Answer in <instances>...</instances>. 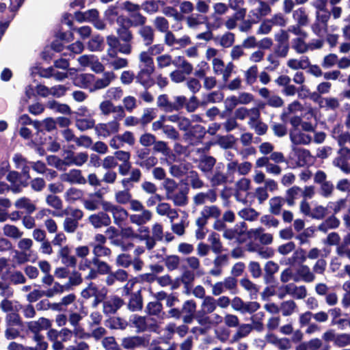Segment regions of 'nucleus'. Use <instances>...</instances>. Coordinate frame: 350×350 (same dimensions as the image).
<instances>
[{
  "mask_svg": "<svg viewBox=\"0 0 350 350\" xmlns=\"http://www.w3.org/2000/svg\"><path fill=\"white\" fill-rule=\"evenodd\" d=\"M93 265L96 269H91L85 276L87 280L96 279L98 274L106 275L110 271V265L105 261L101 260L100 258H109L112 252L110 248L105 245H92Z\"/></svg>",
  "mask_w": 350,
  "mask_h": 350,
  "instance_id": "nucleus-1",
  "label": "nucleus"
},
{
  "mask_svg": "<svg viewBox=\"0 0 350 350\" xmlns=\"http://www.w3.org/2000/svg\"><path fill=\"white\" fill-rule=\"evenodd\" d=\"M163 185L166 199L172 201L174 206L184 207L188 204L187 189L180 187L178 183L172 178H166Z\"/></svg>",
  "mask_w": 350,
  "mask_h": 350,
  "instance_id": "nucleus-2",
  "label": "nucleus"
},
{
  "mask_svg": "<svg viewBox=\"0 0 350 350\" xmlns=\"http://www.w3.org/2000/svg\"><path fill=\"white\" fill-rule=\"evenodd\" d=\"M5 329L4 336L8 340H13L20 336L23 323L16 312L8 313L5 317Z\"/></svg>",
  "mask_w": 350,
  "mask_h": 350,
  "instance_id": "nucleus-3",
  "label": "nucleus"
},
{
  "mask_svg": "<svg viewBox=\"0 0 350 350\" xmlns=\"http://www.w3.org/2000/svg\"><path fill=\"white\" fill-rule=\"evenodd\" d=\"M116 23L119 26L117 29L118 38L124 42H130L133 38L132 32L129 30L132 27L131 19L122 15L118 17Z\"/></svg>",
  "mask_w": 350,
  "mask_h": 350,
  "instance_id": "nucleus-4",
  "label": "nucleus"
},
{
  "mask_svg": "<svg viewBox=\"0 0 350 350\" xmlns=\"http://www.w3.org/2000/svg\"><path fill=\"white\" fill-rule=\"evenodd\" d=\"M220 208L215 205H206L200 211V216L196 219V224L198 226H204L208 219H217L221 216Z\"/></svg>",
  "mask_w": 350,
  "mask_h": 350,
  "instance_id": "nucleus-5",
  "label": "nucleus"
},
{
  "mask_svg": "<svg viewBox=\"0 0 350 350\" xmlns=\"http://www.w3.org/2000/svg\"><path fill=\"white\" fill-rule=\"evenodd\" d=\"M338 154V156L332 161L333 165L344 173L350 174V163L347 161L350 159V149L347 147H340Z\"/></svg>",
  "mask_w": 350,
  "mask_h": 350,
  "instance_id": "nucleus-6",
  "label": "nucleus"
},
{
  "mask_svg": "<svg viewBox=\"0 0 350 350\" xmlns=\"http://www.w3.org/2000/svg\"><path fill=\"white\" fill-rule=\"evenodd\" d=\"M130 322L137 329V332L155 330L156 325L150 317L133 315L131 317Z\"/></svg>",
  "mask_w": 350,
  "mask_h": 350,
  "instance_id": "nucleus-7",
  "label": "nucleus"
},
{
  "mask_svg": "<svg viewBox=\"0 0 350 350\" xmlns=\"http://www.w3.org/2000/svg\"><path fill=\"white\" fill-rule=\"evenodd\" d=\"M88 158L89 156L87 152L68 151L64 157L63 163L68 166H81L88 161Z\"/></svg>",
  "mask_w": 350,
  "mask_h": 350,
  "instance_id": "nucleus-8",
  "label": "nucleus"
},
{
  "mask_svg": "<svg viewBox=\"0 0 350 350\" xmlns=\"http://www.w3.org/2000/svg\"><path fill=\"white\" fill-rule=\"evenodd\" d=\"M292 151L296 157V165L298 167L311 165L314 162V158L308 150L292 146Z\"/></svg>",
  "mask_w": 350,
  "mask_h": 350,
  "instance_id": "nucleus-9",
  "label": "nucleus"
},
{
  "mask_svg": "<svg viewBox=\"0 0 350 350\" xmlns=\"http://www.w3.org/2000/svg\"><path fill=\"white\" fill-rule=\"evenodd\" d=\"M193 203L198 206L205 204L207 202L214 203L217 200V194L215 189H210L206 192H198L193 196Z\"/></svg>",
  "mask_w": 350,
  "mask_h": 350,
  "instance_id": "nucleus-10",
  "label": "nucleus"
},
{
  "mask_svg": "<svg viewBox=\"0 0 350 350\" xmlns=\"http://www.w3.org/2000/svg\"><path fill=\"white\" fill-rule=\"evenodd\" d=\"M88 222L96 229L109 226L111 220L108 214L104 211H100L90 215L88 217Z\"/></svg>",
  "mask_w": 350,
  "mask_h": 350,
  "instance_id": "nucleus-11",
  "label": "nucleus"
},
{
  "mask_svg": "<svg viewBox=\"0 0 350 350\" xmlns=\"http://www.w3.org/2000/svg\"><path fill=\"white\" fill-rule=\"evenodd\" d=\"M60 179L62 181L70 184L84 185L87 182L85 177L82 175L81 171L77 169H72L66 173L62 174Z\"/></svg>",
  "mask_w": 350,
  "mask_h": 350,
  "instance_id": "nucleus-12",
  "label": "nucleus"
},
{
  "mask_svg": "<svg viewBox=\"0 0 350 350\" xmlns=\"http://www.w3.org/2000/svg\"><path fill=\"white\" fill-rule=\"evenodd\" d=\"M123 305V300L118 296H111L103 302V311L105 314L116 313Z\"/></svg>",
  "mask_w": 350,
  "mask_h": 350,
  "instance_id": "nucleus-13",
  "label": "nucleus"
},
{
  "mask_svg": "<svg viewBox=\"0 0 350 350\" xmlns=\"http://www.w3.org/2000/svg\"><path fill=\"white\" fill-rule=\"evenodd\" d=\"M156 213L160 216L167 217L171 223L178 217L177 210L167 202H159L156 207Z\"/></svg>",
  "mask_w": 350,
  "mask_h": 350,
  "instance_id": "nucleus-14",
  "label": "nucleus"
},
{
  "mask_svg": "<svg viewBox=\"0 0 350 350\" xmlns=\"http://www.w3.org/2000/svg\"><path fill=\"white\" fill-rule=\"evenodd\" d=\"M138 213L131 214L129 215V220L131 223L135 224L138 226H144L151 221L152 218V213L151 211L145 208Z\"/></svg>",
  "mask_w": 350,
  "mask_h": 350,
  "instance_id": "nucleus-15",
  "label": "nucleus"
},
{
  "mask_svg": "<svg viewBox=\"0 0 350 350\" xmlns=\"http://www.w3.org/2000/svg\"><path fill=\"white\" fill-rule=\"evenodd\" d=\"M121 345L125 349L131 350L145 346L146 340L139 336H128L122 339Z\"/></svg>",
  "mask_w": 350,
  "mask_h": 350,
  "instance_id": "nucleus-16",
  "label": "nucleus"
},
{
  "mask_svg": "<svg viewBox=\"0 0 350 350\" xmlns=\"http://www.w3.org/2000/svg\"><path fill=\"white\" fill-rule=\"evenodd\" d=\"M120 124L114 120L107 124H99L96 126V131L99 135L107 137L119 131Z\"/></svg>",
  "mask_w": 350,
  "mask_h": 350,
  "instance_id": "nucleus-17",
  "label": "nucleus"
},
{
  "mask_svg": "<svg viewBox=\"0 0 350 350\" xmlns=\"http://www.w3.org/2000/svg\"><path fill=\"white\" fill-rule=\"evenodd\" d=\"M6 178L12 184L11 190L15 193L21 192L22 187L27 185V181L22 180L20 174L15 171L9 172Z\"/></svg>",
  "mask_w": 350,
  "mask_h": 350,
  "instance_id": "nucleus-18",
  "label": "nucleus"
},
{
  "mask_svg": "<svg viewBox=\"0 0 350 350\" xmlns=\"http://www.w3.org/2000/svg\"><path fill=\"white\" fill-rule=\"evenodd\" d=\"M94 81L95 76L92 74H77L73 78V84L79 88H91Z\"/></svg>",
  "mask_w": 350,
  "mask_h": 350,
  "instance_id": "nucleus-19",
  "label": "nucleus"
},
{
  "mask_svg": "<svg viewBox=\"0 0 350 350\" xmlns=\"http://www.w3.org/2000/svg\"><path fill=\"white\" fill-rule=\"evenodd\" d=\"M51 326V321L46 318L42 317L37 321H30L27 324L28 329L34 334H39V332L49 329Z\"/></svg>",
  "mask_w": 350,
  "mask_h": 350,
  "instance_id": "nucleus-20",
  "label": "nucleus"
},
{
  "mask_svg": "<svg viewBox=\"0 0 350 350\" xmlns=\"http://www.w3.org/2000/svg\"><path fill=\"white\" fill-rule=\"evenodd\" d=\"M108 275L106 278L105 282L107 285L111 286L115 284L116 281L123 282L127 280L128 273L125 270L118 269L113 272L110 267V271L107 273Z\"/></svg>",
  "mask_w": 350,
  "mask_h": 350,
  "instance_id": "nucleus-21",
  "label": "nucleus"
},
{
  "mask_svg": "<svg viewBox=\"0 0 350 350\" xmlns=\"http://www.w3.org/2000/svg\"><path fill=\"white\" fill-rule=\"evenodd\" d=\"M252 96L247 93L240 94L238 97L231 96L226 100V107L229 110H232L235 106L239 104H247L252 100Z\"/></svg>",
  "mask_w": 350,
  "mask_h": 350,
  "instance_id": "nucleus-22",
  "label": "nucleus"
},
{
  "mask_svg": "<svg viewBox=\"0 0 350 350\" xmlns=\"http://www.w3.org/2000/svg\"><path fill=\"white\" fill-rule=\"evenodd\" d=\"M290 139L295 145H307L311 142L312 137L306 133L300 132L298 129H292L290 132Z\"/></svg>",
  "mask_w": 350,
  "mask_h": 350,
  "instance_id": "nucleus-23",
  "label": "nucleus"
},
{
  "mask_svg": "<svg viewBox=\"0 0 350 350\" xmlns=\"http://www.w3.org/2000/svg\"><path fill=\"white\" fill-rule=\"evenodd\" d=\"M152 73L153 72L149 70L142 68L135 77L136 81L144 88H150L155 83L154 80L151 77Z\"/></svg>",
  "mask_w": 350,
  "mask_h": 350,
  "instance_id": "nucleus-24",
  "label": "nucleus"
},
{
  "mask_svg": "<svg viewBox=\"0 0 350 350\" xmlns=\"http://www.w3.org/2000/svg\"><path fill=\"white\" fill-rule=\"evenodd\" d=\"M103 199V195L100 192H96L90 195V198L83 201L84 207L90 211H96L98 208L100 200Z\"/></svg>",
  "mask_w": 350,
  "mask_h": 350,
  "instance_id": "nucleus-25",
  "label": "nucleus"
},
{
  "mask_svg": "<svg viewBox=\"0 0 350 350\" xmlns=\"http://www.w3.org/2000/svg\"><path fill=\"white\" fill-rule=\"evenodd\" d=\"M142 38L144 43L146 46H150L154 42V29L150 25L142 26L138 31Z\"/></svg>",
  "mask_w": 350,
  "mask_h": 350,
  "instance_id": "nucleus-26",
  "label": "nucleus"
},
{
  "mask_svg": "<svg viewBox=\"0 0 350 350\" xmlns=\"http://www.w3.org/2000/svg\"><path fill=\"white\" fill-rule=\"evenodd\" d=\"M98 16V11L96 9H90L86 12L77 11L75 12V18L79 23L90 22L93 18Z\"/></svg>",
  "mask_w": 350,
  "mask_h": 350,
  "instance_id": "nucleus-27",
  "label": "nucleus"
},
{
  "mask_svg": "<svg viewBox=\"0 0 350 350\" xmlns=\"http://www.w3.org/2000/svg\"><path fill=\"white\" fill-rule=\"evenodd\" d=\"M106 327L111 329H125L128 326V322L118 317H110L105 322Z\"/></svg>",
  "mask_w": 350,
  "mask_h": 350,
  "instance_id": "nucleus-28",
  "label": "nucleus"
},
{
  "mask_svg": "<svg viewBox=\"0 0 350 350\" xmlns=\"http://www.w3.org/2000/svg\"><path fill=\"white\" fill-rule=\"evenodd\" d=\"M215 303V299L213 297L210 295L206 296L204 297V299H203L200 306V310L198 312L206 314L213 313L217 309Z\"/></svg>",
  "mask_w": 350,
  "mask_h": 350,
  "instance_id": "nucleus-29",
  "label": "nucleus"
},
{
  "mask_svg": "<svg viewBox=\"0 0 350 350\" xmlns=\"http://www.w3.org/2000/svg\"><path fill=\"white\" fill-rule=\"evenodd\" d=\"M113 222L117 226H121L124 221L129 217L128 211L123 207L117 205L113 211L111 213Z\"/></svg>",
  "mask_w": 350,
  "mask_h": 350,
  "instance_id": "nucleus-30",
  "label": "nucleus"
},
{
  "mask_svg": "<svg viewBox=\"0 0 350 350\" xmlns=\"http://www.w3.org/2000/svg\"><path fill=\"white\" fill-rule=\"evenodd\" d=\"M297 275L305 282L310 283L314 281L316 277L308 265H302L297 269Z\"/></svg>",
  "mask_w": 350,
  "mask_h": 350,
  "instance_id": "nucleus-31",
  "label": "nucleus"
},
{
  "mask_svg": "<svg viewBox=\"0 0 350 350\" xmlns=\"http://www.w3.org/2000/svg\"><path fill=\"white\" fill-rule=\"evenodd\" d=\"M1 310L5 312H16L23 308L22 306L16 301L4 299L0 304Z\"/></svg>",
  "mask_w": 350,
  "mask_h": 350,
  "instance_id": "nucleus-32",
  "label": "nucleus"
},
{
  "mask_svg": "<svg viewBox=\"0 0 350 350\" xmlns=\"http://www.w3.org/2000/svg\"><path fill=\"white\" fill-rule=\"evenodd\" d=\"M104 38L100 35L93 36L88 42V49L91 51H100L103 50Z\"/></svg>",
  "mask_w": 350,
  "mask_h": 350,
  "instance_id": "nucleus-33",
  "label": "nucleus"
},
{
  "mask_svg": "<svg viewBox=\"0 0 350 350\" xmlns=\"http://www.w3.org/2000/svg\"><path fill=\"white\" fill-rule=\"evenodd\" d=\"M301 194V189L297 186H293L288 189L286 193L285 201L289 206L295 204V201Z\"/></svg>",
  "mask_w": 350,
  "mask_h": 350,
  "instance_id": "nucleus-34",
  "label": "nucleus"
},
{
  "mask_svg": "<svg viewBox=\"0 0 350 350\" xmlns=\"http://www.w3.org/2000/svg\"><path fill=\"white\" fill-rule=\"evenodd\" d=\"M116 202L120 204H126L131 201L132 194L129 189L119 190L114 194Z\"/></svg>",
  "mask_w": 350,
  "mask_h": 350,
  "instance_id": "nucleus-35",
  "label": "nucleus"
},
{
  "mask_svg": "<svg viewBox=\"0 0 350 350\" xmlns=\"http://www.w3.org/2000/svg\"><path fill=\"white\" fill-rule=\"evenodd\" d=\"M216 160L213 157L206 156L202 157L199 162V168L204 173L210 172L215 165Z\"/></svg>",
  "mask_w": 350,
  "mask_h": 350,
  "instance_id": "nucleus-36",
  "label": "nucleus"
},
{
  "mask_svg": "<svg viewBox=\"0 0 350 350\" xmlns=\"http://www.w3.org/2000/svg\"><path fill=\"white\" fill-rule=\"evenodd\" d=\"M333 137L337 140L338 145L342 147H345L346 143L350 144V133L345 132L340 133V128L335 127L333 130Z\"/></svg>",
  "mask_w": 350,
  "mask_h": 350,
  "instance_id": "nucleus-37",
  "label": "nucleus"
},
{
  "mask_svg": "<svg viewBox=\"0 0 350 350\" xmlns=\"http://www.w3.org/2000/svg\"><path fill=\"white\" fill-rule=\"evenodd\" d=\"M15 206L17 208H24L29 213H33L36 210V206L31 202V200L26 197H23L18 199L15 203Z\"/></svg>",
  "mask_w": 350,
  "mask_h": 350,
  "instance_id": "nucleus-38",
  "label": "nucleus"
},
{
  "mask_svg": "<svg viewBox=\"0 0 350 350\" xmlns=\"http://www.w3.org/2000/svg\"><path fill=\"white\" fill-rule=\"evenodd\" d=\"M284 200L281 197H273L269 200V211L275 215L280 213Z\"/></svg>",
  "mask_w": 350,
  "mask_h": 350,
  "instance_id": "nucleus-39",
  "label": "nucleus"
},
{
  "mask_svg": "<svg viewBox=\"0 0 350 350\" xmlns=\"http://www.w3.org/2000/svg\"><path fill=\"white\" fill-rule=\"evenodd\" d=\"M209 180L212 187H217L226 183L228 180V177L224 173L216 168Z\"/></svg>",
  "mask_w": 350,
  "mask_h": 350,
  "instance_id": "nucleus-40",
  "label": "nucleus"
},
{
  "mask_svg": "<svg viewBox=\"0 0 350 350\" xmlns=\"http://www.w3.org/2000/svg\"><path fill=\"white\" fill-rule=\"evenodd\" d=\"M3 232L5 236L15 239H19L23 235V232L16 226L10 224H5L3 227Z\"/></svg>",
  "mask_w": 350,
  "mask_h": 350,
  "instance_id": "nucleus-41",
  "label": "nucleus"
},
{
  "mask_svg": "<svg viewBox=\"0 0 350 350\" xmlns=\"http://www.w3.org/2000/svg\"><path fill=\"white\" fill-rule=\"evenodd\" d=\"M293 18L299 25L306 26L308 24V16L305 8H299L293 13Z\"/></svg>",
  "mask_w": 350,
  "mask_h": 350,
  "instance_id": "nucleus-42",
  "label": "nucleus"
},
{
  "mask_svg": "<svg viewBox=\"0 0 350 350\" xmlns=\"http://www.w3.org/2000/svg\"><path fill=\"white\" fill-rule=\"evenodd\" d=\"M82 196V191L77 188H70L68 189L64 193V198L66 201L69 203L75 202V201L81 199Z\"/></svg>",
  "mask_w": 350,
  "mask_h": 350,
  "instance_id": "nucleus-43",
  "label": "nucleus"
},
{
  "mask_svg": "<svg viewBox=\"0 0 350 350\" xmlns=\"http://www.w3.org/2000/svg\"><path fill=\"white\" fill-rule=\"evenodd\" d=\"M240 284L250 293L252 299L254 298V296H256L259 291V288L247 278L241 279Z\"/></svg>",
  "mask_w": 350,
  "mask_h": 350,
  "instance_id": "nucleus-44",
  "label": "nucleus"
},
{
  "mask_svg": "<svg viewBox=\"0 0 350 350\" xmlns=\"http://www.w3.org/2000/svg\"><path fill=\"white\" fill-rule=\"evenodd\" d=\"M187 180L193 189H199L204 187V182L200 178L198 174L195 171H191L189 173Z\"/></svg>",
  "mask_w": 350,
  "mask_h": 350,
  "instance_id": "nucleus-45",
  "label": "nucleus"
},
{
  "mask_svg": "<svg viewBox=\"0 0 350 350\" xmlns=\"http://www.w3.org/2000/svg\"><path fill=\"white\" fill-rule=\"evenodd\" d=\"M238 215L245 220L255 221L258 218L259 213L254 208H245L239 211Z\"/></svg>",
  "mask_w": 350,
  "mask_h": 350,
  "instance_id": "nucleus-46",
  "label": "nucleus"
},
{
  "mask_svg": "<svg viewBox=\"0 0 350 350\" xmlns=\"http://www.w3.org/2000/svg\"><path fill=\"white\" fill-rule=\"evenodd\" d=\"M253 327L251 324H241L239 325L237 332L233 336L234 340L237 341L239 339L246 337L252 331Z\"/></svg>",
  "mask_w": 350,
  "mask_h": 350,
  "instance_id": "nucleus-47",
  "label": "nucleus"
},
{
  "mask_svg": "<svg viewBox=\"0 0 350 350\" xmlns=\"http://www.w3.org/2000/svg\"><path fill=\"white\" fill-rule=\"evenodd\" d=\"M139 59L144 64V69L149 70L150 72L154 71V65L152 57L148 51H142L139 55Z\"/></svg>",
  "mask_w": 350,
  "mask_h": 350,
  "instance_id": "nucleus-48",
  "label": "nucleus"
},
{
  "mask_svg": "<svg viewBox=\"0 0 350 350\" xmlns=\"http://www.w3.org/2000/svg\"><path fill=\"white\" fill-rule=\"evenodd\" d=\"M101 293L98 286L93 282L89 284V285L81 291V296L85 299H89L92 297H97Z\"/></svg>",
  "mask_w": 350,
  "mask_h": 350,
  "instance_id": "nucleus-49",
  "label": "nucleus"
},
{
  "mask_svg": "<svg viewBox=\"0 0 350 350\" xmlns=\"http://www.w3.org/2000/svg\"><path fill=\"white\" fill-rule=\"evenodd\" d=\"M208 241L211 243V248L214 253L219 254L222 252V245L217 234L212 233L208 237Z\"/></svg>",
  "mask_w": 350,
  "mask_h": 350,
  "instance_id": "nucleus-50",
  "label": "nucleus"
},
{
  "mask_svg": "<svg viewBox=\"0 0 350 350\" xmlns=\"http://www.w3.org/2000/svg\"><path fill=\"white\" fill-rule=\"evenodd\" d=\"M297 305L295 302L293 300H288L286 301H283L280 307V310L282 311L283 316L287 317L291 315L295 308Z\"/></svg>",
  "mask_w": 350,
  "mask_h": 350,
  "instance_id": "nucleus-51",
  "label": "nucleus"
},
{
  "mask_svg": "<svg viewBox=\"0 0 350 350\" xmlns=\"http://www.w3.org/2000/svg\"><path fill=\"white\" fill-rule=\"evenodd\" d=\"M188 170V168L185 164L180 163L178 165H170V173L172 176L174 177H181L183 176L187 171Z\"/></svg>",
  "mask_w": 350,
  "mask_h": 350,
  "instance_id": "nucleus-52",
  "label": "nucleus"
},
{
  "mask_svg": "<svg viewBox=\"0 0 350 350\" xmlns=\"http://www.w3.org/2000/svg\"><path fill=\"white\" fill-rule=\"evenodd\" d=\"M46 203L56 210H60L63 206V202L60 198L53 194L48 195L46 197Z\"/></svg>",
  "mask_w": 350,
  "mask_h": 350,
  "instance_id": "nucleus-53",
  "label": "nucleus"
},
{
  "mask_svg": "<svg viewBox=\"0 0 350 350\" xmlns=\"http://www.w3.org/2000/svg\"><path fill=\"white\" fill-rule=\"evenodd\" d=\"M334 345L340 348L350 345V334H337Z\"/></svg>",
  "mask_w": 350,
  "mask_h": 350,
  "instance_id": "nucleus-54",
  "label": "nucleus"
},
{
  "mask_svg": "<svg viewBox=\"0 0 350 350\" xmlns=\"http://www.w3.org/2000/svg\"><path fill=\"white\" fill-rule=\"evenodd\" d=\"M79 226V221L72 219L71 217H66L63 222V227L65 232L74 233Z\"/></svg>",
  "mask_w": 350,
  "mask_h": 350,
  "instance_id": "nucleus-55",
  "label": "nucleus"
},
{
  "mask_svg": "<svg viewBox=\"0 0 350 350\" xmlns=\"http://www.w3.org/2000/svg\"><path fill=\"white\" fill-rule=\"evenodd\" d=\"M251 187V180L247 178H241L234 184V189L238 191L247 192Z\"/></svg>",
  "mask_w": 350,
  "mask_h": 350,
  "instance_id": "nucleus-56",
  "label": "nucleus"
},
{
  "mask_svg": "<svg viewBox=\"0 0 350 350\" xmlns=\"http://www.w3.org/2000/svg\"><path fill=\"white\" fill-rule=\"evenodd\" d=\"M258 67L256 65L251 66L245 72V80L248 85H252L257 79Z\"/></svg>",
  "mask_w": 350,
  "mask_h": 350,
  "instance_id": "nucleus-57",
  "label": "nucleus"
},
{
  "mask_svg": "<svg viewBox=\"0 0 350 350\" xmlns=\"http://www.w3.org/2000/svg\"><path fill=\"white\" fill-rule=\"evenodd\" d=\"M102 345L106 350H122L113 336L104 338Z\"/></svg>",
  "mask_w": 350,
  "mask_h": 350,
  "instance_id": "nucleus-58",
  "label": "nucleus"
},
{
  "mask_svg": "<svg viewBox=\"0 0 350 350\" xmlns=\"http://www.w3.org/2000/svg\"><path fill=\"white\" fill-rule=\"evenodd\" d=\"M128 307L132 311L141 310L142 308V300L141 297L137 294L133 295L130 299Z\"/></svg>",
  "mask_w": 350,
  "mask_h": 350,
  "instance_id": "nucleus-59",
  "label": "nucleus"
},
{
  "mask_svg": "<svg viewBox=\"0 0 350 350\" xmlns=\"http://www.w3.org/2000/svg\"><path fill=\"white\" fill-rule=\"evenodd\" d=\"M157 104L159 107H163V109L166 111H172L176 107L174 105H172V103L167 100V98L165 95H161L159 96Z\"/></svg>",
  "mask_w": 350,
  "mask_h": 350,
  "instance_id": "nucleus-60",
  "label": "nucleus"
},
{
  "mask_svg": "<svg viewBox=\"0 0 350 350\" xmlns=\"http://www.w3.org/2000/svg\"><path fill=\"white\" fill-rule=\"evenodd\" d=\"M338 225L339 221L336 217H332L319 226L318 228L321 231L326 232L327 229L337 228Z\"/></svg>",
  "mask_w": 350,
  "mask_h": 350,
  "instance_id": "nucleus-61",
  "label": "nucleus"
},
{
  "mask_svg": "<svg viewBox=\"0 0 350 350\" xmlns=\"http://www.w3.org/2000/svg\"><path fill=\"white\" fill-rule=\"evenodd\" d=\"M196 303L194 300L190 299L184 302L181 311L183 314H195L196 310Z\"/></svg>",
  "mask_w": 350,
  "mask_h": 350,
  "instance_id": "nucleus-62",
  "label": "nucleus"
},
{
  "mask_svg": "<svg viewBox=\"0 0 350 350\" xmlns=\"http://www.w3.org/2000/svg\"><path fill=\"white\" fill-rule=\"evenodd\" d=\"M116 262L118 266L127 268L131 265L132 258L129 254H121L117 256Z\"/></svg>",
  "mask_w": 350,
  "mask_h": 350,
  "instance_id": "nucleus-63",
  "label": "nucleus"
},
{
  "mask_svg": "<svg viewBox=\"0 0 350 350\" xmlns=\"http://www.w3.org/2000/svg\"><path fill=\"white\" fill-rule=\"evenodd\" d=\"M106 19L112 24L115 20L118 18V7L116 5H111L105 12Z\"/></svg>",
  "mask_w": 350,
  "mask_h": 350,
  "instance_id": "nucleus-64",
  "label": "nucleus"
}]
</instances>
